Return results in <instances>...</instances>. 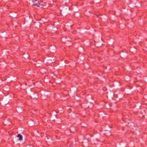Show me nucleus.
<instances>
[{
  "label": "nucleus",
  "mask_w": 147,
  "mask_h": 147,
  "mask_svg": "<svg viewBox=\"0 0 147 147\" xmlns=\"http://www.w3.org/2000/svg\"><path fill=\"white\" fill-rule=\"evenodd\" d=\"M17 137L19 138V139L20 140H22L23 137L20 134H18L17 136Z\"/></svg>",
  "instance_id": "nucleus-1"
},
{
  "label": "nucleus",
  "mask_w": 147,
  "mask_h": 147,
  "mask_svg": "<svg viewBox=\"0 0 147 147\" xmlns=\"http://www.w3.org/2000/svg\"><path fill=\"white\" fill-rule=\"evenodd\" d=\"M34 5H37V6H38V7H39V6L38 5H37V4H34Z\"/></svg>",
  "instance_id": "nucleus-2"
}]
</instances>
